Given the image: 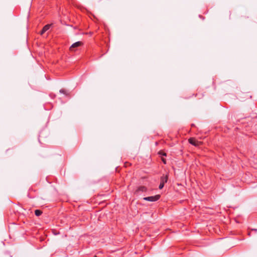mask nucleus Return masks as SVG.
I'll list each match as a JSON object with an SVG mask.
<instances>
[{"label": "nucleus", "instance_id": "6e6552de", "mask_svg": "<svg viewBox=\"0 0 257 257\" xmlns=\"http://www.w3.org/2000/svg\"><path fill=\"white\" fill-rule=\"evenodd\" d=\"M60 92L61 93H63L65 95H67L68 94V92L66 90H65V89H61L60 90Z\"/></svg>", "mask_w": 257, "mask_h": 257}, {"label": "nucleus", "instance_id": "0eeeda50", "mask_svg": "<svg viewBox=\"0 0 257 257\" xmlns=\"http://www.w3.org/2000/svg\"><path fill=\"white\" fill-rule=\"evenodd\" d=\"M35 213L36 216H39L42 214V212L40 210H36Z\"/></svg>", "mask_w": 257, "mask_h": 257}, {"label": "nucleus", "instance_id": "7ed1b4c3", "mask_svg": "<svg viewBox=\"0 0 257 257\" xmlns=\"http://www.w3.org/2000/svg\"><path fill=\"white\" fill-rule=\"evenodd\" d=\"M80 46V42H79V41L77 42L74 43L73 44H72L70 46L69 50L72 52H75L76 51V48L77 47H79Z\"/></svg>", "mask_w": 257, "mask_h": 257}, {"label": "nucleus", "instance_id": "1a4fd4ad", "mask_svg": "<svg viewBox=\"0 0 257 257\" xmlns=\"http://www.w3.org/2000/svg\"><path fill=\"white\" fill-rule=\"evenodd\" d=\"M159 154L161 155H162V156H166V153H163V152H160Z\"/></svg>", "mask_w": 257, "mask_h": 257}, {"label": "nucleus", "instance_id": "20e7f679", "mask_svg": "<svg viewBox=\"0 0 257 257\" xmlns=\"http://www.w3.org/2000/svg\"><path fill=\"white\" fill-rule=\"evenodd\" d=\"M189 142L191 145L195 146H198L200 144V142H198L196 140H195L194 138H190L189 139Z\"/></svg>", "mask_w": 257, "mask_h": 257}, {"label": "nucleus", "instance_id": "423d86ee", "mask_svg": "<svg viewBox=\"0 0 257 257\" xmlns=\"http://www.w3.org/2000/svg\"><path fill=\"white\" fill-rule=\"evenodd\" d=\"M147 191V188L145 187V186H140L138 190H137V191L139 192V191H141V192H146Z\"/></svg>", "mask_w": 257, "mask_h": 257}, {"label": "nucleus", "instance_id": "39448f33", "mask_svg": "<svg viewBox=\"0 0 257 257\" xmlns=\"http://www.w3.org/2000/svg\"><path fill=\"white\" fill-rule=\"evenodd\" d=\"M51 26V24H48V25H46V26H45L44 27V28H43L42 30L41 31V32H40V34L43 35L45 32H46L47 31H48L50 29Z\"/></svg>", "mask_w": 257, "mask_h": 257}, {"label": "nucleus", "instance_id": "f257e3e1", "mask_svg": "<svg viewBox=\"0 0 257 257\" xmlns=\"http://www.w3.org/2000/svg\"><path fill=\"white\" fill-rule=\"evenodd\" d=\"M168 176L167 175L165 176L163 175L161 177L160 184L159 186L160 189H162L164 187L165 183H167L168 181Z\"/></svg>", "mask_w": 257, "mask_h": 257}, {"label": "nucleus", "instance_id": "f03ea898", "mask_svg": "<svg viewBox=\"0 0 257 257\" xmlns=\"http://www.w3.org/2000/svg\"><path fill=\"white\" fill-rule=\"evenodd\" d=\"M161 197L160 195H156L155 196L146 197L143 199L146 201H151V202H155L158 200Z\"/></svg>", "mask_w": 257, "mask_h": 257}, {"label": "nucleus", "instance_id": "9b49d317", "mask_svg": "<svg viewBox=\"0 0 257 257\" xmlns=\"http://www.w3.org/2000/svg\"><path fill=\"white\" fill-rule=\"evenodd\" d=\"M252 230L254 231L255 232H257V229H253Z\"/></svg>", "mask_w": 257, "mask_h": 257}, {"label": "nucleus", "instance_id": "9d476101", "mask_svg": "<svg viewBox=\"0 0 257 257\" xmlns=\"http://www.w3.org/2000/svg\"><path fill=\"white\" fill-rule=\"evenodd\" d=\"M162 161L164 162V164L166 163V161L164 159H162Z\"/></svg>", "mask_w": 257, "mask_h": 257}]
</instances>
